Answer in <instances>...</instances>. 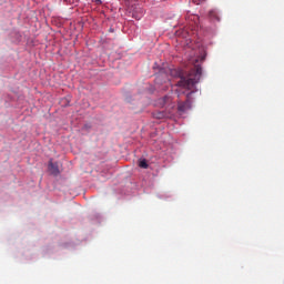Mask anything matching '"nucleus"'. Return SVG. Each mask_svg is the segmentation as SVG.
Listing matches in <instances>:
<instances>
[{
	"label": "nucleus",
	"instance_id": "f257e3e1",
	"mask_svg": "<svg viewBox=\"0 0 284 284\" xmlns=\"http://www.w3.org/2000/svg\"><path fill=\"white\" fill-rule=\"evenodd\" d=\"M202 74H203V69L201 68V65H195L193 70H191L189 75L181 77L180 81H178L176 87L180 88L175 90L178 97H181V94H185V91H181V90H191V92L186 94V101L178 103L179 112H187V110L192 108V101H190V95L194 92V88H196V83L201 81Z\"/></svg>",
	"mask_w": 284,
	"mask_h": 284
},
{
	"label": "nucleus",
	"instance_id": "f03ea898",
	"mask_svg": "<svg viewBox=\"0 0 284 284\" xmlns=\"http://www.w3.org/2000/svg\"><path fill=\"white\" fill-rule=\"evenodd\" d=\"M171 101H172V97L164 95L163 98H160L158 100V105L159 108H165V105H168V103H171Z\"/></svg>",
	"mask_w": 284,
	"mask_h": 284
},
{
	"label": "nucleus",
	"instance_id": "7ed1b4c3",
	"mask_svg": "<svg viewBox=\"0 0 284 284\" xmlns=\"http://www.w3.org/2000/svg\"><path fill=\"white\" fill-rule=\"evenodd\" d=\"M49 171L51 172V174H53V176H59V164L50 161Z\"/></svg>",
	"mask_w": 284,
	"mask_h": 284
},
{
	"label": "nucleus",
	"instance_id": "20e7f679",
	"mask_svg": "<svg viewBox=\"0 0 284 284\" xmlns=\"http://www.w3.org/2000/svg\"><path fill=\"white\" fill-rule=\"evenodd\" d=\"M209 17L210 19H212V21H221V18L219 17V11L216 10H211L209 12Z\"/></svg>",
	"mask_w": 284,
	"mask_h": 284
},
{
	"label": "nucleus",
	"instance_id": "39448f33",
	"mask_svg": "<svg viewBox=\"0 0 284 284\" xmlns=\"http://www.w3.org/2000/svg\"><path fill=\"white\" fill-rule=\"evenodd\" d=\"M138 165H139V168L143 169V159L142 158L139 159Z\"/></svg>",
	"mask_w": 284,
	"mask_h": 284
},
{
	"label": "nucleus",
	"instance_id": "423d86ee",
	"mask_svg": "<svg viewBox=\"0 0 284 284\" xmlns=\"http://www.w3.org/2000/svg\"><path fill=\"white\" fill-rule=\"evenodd\" d=\"M149 165H148V161H143V170H148Z\"/></svg>",
	"mask_w": 284,
	"mask_h": 284
},
{
	"label": "nucleus",
	"instance_id": "0eeeda50",
	"mask_svg": "<svg viewBox=\"0 0 284 284\" xmlns=\"http://www.w3.org/2000/svg\"><path fill=\"white\" fill-rule=\"evenodd\" d=\"M83 130H90V125L85 124V125L83 126Z\"/></svg>",
	"mask_w": 284,
	"mask_h": 284
},
{
	"label": "nucleus",
	"instance_id": "6e6552de",
	"mask_svg": "<svg viewBox=\"0 0 284 284\" xmlns=\"http://www.w3.org/2000/svg\"><path fill=\"white\" fill-rule=\"evenodd\" d=\"M162 118H163V113H160L159 119H162Z\"/></svg>",
	"mask_w": 284,
	"mask_h": 284
},
{
	"label": "nucleus",
	"instance_id": "1a4fd4ad",
	"mask_svg": "<svg viewBox=\"0 0 284 284\" xmlns=\"http://www.w3.org/2000/svg\"><path fill=\"white\" fill-rule=\"evenodd\" d=\"M166 72H172V70H171V69H168Z\"/></svg>",
	"mask_w": 284,
	"mask_h": 284
},
{
	"label": "nucleus",
	"instance_id": "9d476101",
	"mask_svg": "<svg viewBox=\"0 0 284 284\" xmlns=\"http://www.w3.org/2000/svg\"><path fill=\"white\" fill-rule=\"evenodd\" d=\"M139 100H141V95L139 97Z\"/></svg>",
	"mask_w": 284,
	"mask_h": 284
}]
</instances>
